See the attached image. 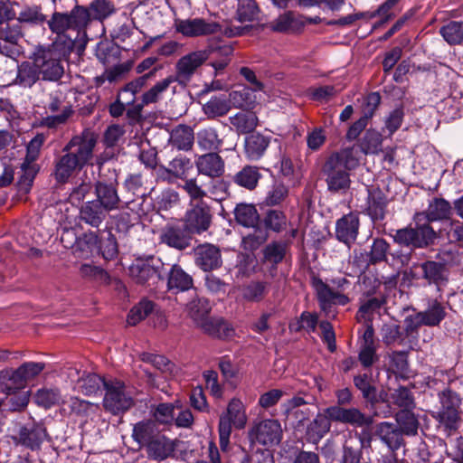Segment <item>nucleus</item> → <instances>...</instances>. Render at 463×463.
<instances>
[{
    "label": "nucleus",
    "mask_w": 463,
    "mask_h": 463,
    "mask_svg": "<svg viewBox=\"0 0 463 463\" xmlns=\"http://www.w3.org/2000/svg\"><path fill=\"white\" fill-rule=\"evenodd\" d=\"M99 135L90 128H84L73 136L61 149V155L55 158L52 175L58 184H66L88 165H93L94 150Z\"/></svg>",
    "instance_id": "1"
},
{
    "label": "nucleus",
    "mask_w": 463,
    "mask_h": 463,
    "mask_svg": "<svg viewBox=\"0 0 463 463\" xmlns=\"http://www.w3.org/2000/svg\"><path fill=\"white\" fill-rule=\"evenodd\" d=\"M452 204L444 198L434 197L425 211L416 212L412 215V223L402 227L399 235L402 241L416 243L421 247H433L439 239V232L431 223L450 218Z\"/></svg>",
    "instance_id": "2"
},
{
    "label": "nucleus",
    "mask_w": 463,
    "mask_h": 463,
    "mask_svg": "<svg viewBox=\"0 0 463 463\" xmlns=\"http://www.w3.org/2000/svg\"><path fill=\"white\" fill-rule=\"evenodd\" d=\"M66 15L70 14L57 10L52 12L48 20V29L55 38L51 43L42 44L62 61H68L74 51L79 54L83 52L89 41L87 31L76 27L71 21L66 22Z\"/></svg>",
    "instance_id": "3"
},
{
    "label": "nucleus",
    "mask_w": 463,
    "mask_h": 463,
    "mask_svg": "<svg viewBox=\"0 0 463 463\" xmlns=\"http://www.w3.org/2000/svg\"><path fill=\"white\" fill-rule=\"evenodd\" d=\"M359 164L354 156L353 147H345L332 153L322 165L327 190L331 193L345 194L351 185L350 171Z\"/></svg>",
    "instance_id": "4"
},
{
    "label": "nucleus",
    "mask_w": 463,
    "mask_h": 463,
    "mask_svg": "<svg viewBox=\"0 0 463 463\" xmlns=\"http://www.w3.org/2000/svg\"><path fill=\"white\" fill-rule=\"evenodd\" d=\"M336 403L325 409L333 422H338L354 428L370 427L373 418L365 414L357 407H346L354 402V394L345 387L335 391Z\"/></svg>",
    "instance_id": "5"
},
{
    "label": "nucleus",
    "mask_w": 463,
    "mask_h": 463,
    "mask_svg": "<svg viewBox=\"0 0 463 463\" xmlns=\"http://www.w3.org/2000/svg\"><path fill=\"white\" fill-rule=\"evenodd\" d=\"M440 408L431 413V417L438 422L446 437L455 434L461 422L460 405L461 398L458 393L450 388H445L438 392Z\"/></svg>",
    "instance_id": "6"
},
{
    "label": "nucleus",
    "mask_w": 463,
    "mask_h": 463,
    "mask_svg": "<svg viewBox=\"0 0 463 463\" xmlns=\"http://www.w3.org/2000/svg\"><path fill=\"white\" fill-rule=\"evenodd\" d=\"M75 3L71 11H66L70 15L64 16V19L86 31L92 21L102 23L117 12L113 0H91L88 5H79L77 0Z\"/></svg>",
    "instance_id": "7"
},
{
    "label": "nucleus",
    "mask_w": 463,
    "mask_h": 463,
    "mask_svg": "<svg viewBox=\"0 0 463 463\" xmlns=\"http://www.w3.org/2000/svg\"><path fill=\"white\" fill-rule=\"evenodd\" d=\"M457 254L452 250H439L435 260H428L418 264L421 270L419 279H423L427 285L435 286L439 290L449 281V266L455 261Z\"/></svg>",
    "instance_id": "8"
},
{
    "label": "nucleus",
    "mask_w": 463,
    "mask_h": 463,
    "mask_svg": "<svg viewBox=\"0 0 463 463\" xmlns=\"http://www.w3.org/2000/svg\"><path fill=\"white\" fill-rule=\"evenodd\" d=\"M131 279L140 285H155L165 280V264L154 255L137 257L128 267Z\"/></svg>",
    "instance_id": "9"
},
{
    "label": "nucleus",
    "mask_w": 463,
    "mask_h": 463,
    "mask_svg": "<svg viewBox=\"0 0 463 463\" xmlns=\"http://www.w3.org/2000/svg\"><path fill=\"white\" fill-rule=\"evenodd\" d=\"M35 65L42 81L59 82L62 79L65 69L61 60L50 52L42 44L36 45L32 52Z\"/></svg>",
    "instance_id": "10"
},
{
    "label": "nucleus",
    "mask_w": 463,
    "mask_h": 463,
    "mask_svg": "<svg viewBox=\"0 0 463 463\" xmlns=\"http://www.w3.org/2000/svg\"><path fill=\"white\" fill-rule=\"evenodd\" d=\"M125 389L124 382L115 378L108 380V383H105V395L102 402L105 411L113 415H119L134 405L133 398L126 393Z\"/></svg>",
    "instance_id": "11"
},
{
    "label": "nucleus",
    "mask_w": 463,
    "mask_h": 463,
    "mask_svg": "<svg viewBox=\"0 0 463 463\" xmlns=\"http://www.w3.org/2000/svg\"><path fill=\"white\" fill-rule=\"evenodd\" d=\"M213 219V207L206 201L188 204L181 222L194 235H201L212 226Z\"/></svg>",
    "instance_id": "12"
},
{
    "label": "nucleus",
    "mask_w": 463,
    "mask_h": 463,
    "mask_svg": "<svg viewBox=\"0 0 463 463\" xmlns=\"http://www.w3.org/2000/svg\"><path fill=\"white\" fill-rule=\"evenodd\" d=\"M311 285L316 291L320 310L328 317H335V316L334 306H345L351 301L347 295L333 290L328 284L317 276L311 278Z\"/></svg>",
    "instance_id": "13"
},
{
    "label": "nucleus",
    "mask_w": 463,
    "mask_h": 463,
    "mask_svg": "<svg viewBox=\"0 0 463 463\" xmlns=\"http://www.w3.org/2000/svg\"><path fill=\"white\" fill-rule=\"evenodd\" d=\"M65 248H71L79 258H89L98 247L99 240L96 232H87L77 236L73 230L65 231L61 237Z\"/></svg>",
    "instance_id": "14"
},
{
    "label": "nucleus",
    "mask_w": 463,
    "mask_h": 463,
    "mask_svg": "<svg viewBox=\"0 0 463 463\" xmlns=\"http://www.w3.org/2000/svg\"><path fill=\"white\" fill-rule=\"evenodd\" d=\"M193 235L180 220L176 222L166 223L160 232L159 241L169 248L184 250L191 245Z\"/></svg>",
    "instance_id": "15"
},
{
    "label": "nucleus",
    "mask_w": 463,
    "mask_h": 463,
    "mask_svg": "<svg viewBox=\"0 0 463 463\" xmlns=\"http://www.w3.org/2000/svg\"><path fill=\"white\" fill-rule=\"evenodd\" d=\"M360 225V214L358 212L352 211L344 214L335 222V239L350 249L357 241Z\"/></svg>",
    "instance_id": "16"
},
{
    "label": "nucleus",
    "mask_w": 463,
    "mask_h": 463,
    "mask_svg": "<svg viewBox=\"0 0 463 463\" xmlns=\"http://www.w3.org/2000/svg\"><path fill=\"white\" fill-rule=\"evenodd\" d=\"M193 256L195 266L204 272H212L222 266V252L217 245L198 244L193 249Z\"/></svg>",
    "instance_id": "17"
},
{
    "label": "nucleus",
    "mask_w": 463,
    "mask_h": 463,
    "mask_svg": "<svg viewBox=\"0 0 463 463\" xmlns=\"http://www.w3.org/2000/svg\"><path fill=\"white\" fill-rule=\"evenodd\" d=\"M367 197L363 212L373 223L383 222L386 218L388 198L379 186H367Z\"/></svg>",
    "instance_id": "18"
},
{
    "label": "nucleus",
    "mask_w": 463,
    "mask_h": 463,
    "mask_svg": "<svg viewBox=\"0 0 463 463\" xmlns=\"http://www.w3.org/2000/svg\"><path fill=\"white\" fill-rule=\"evenodd\" d=\"M402 228L394 231V233L391 235L392 241L399 247L397 249L390 250L388 265L392 268L402 269L409 266L411 263L414 251L416 250H425L429 247H421L416 243H407L402 241L399 233L402 232Z\"/></svg>",
    "instance_id": "19"
},
{
    "label": "nucleus",
    "mask_w": 463,
    "mask_h": 463,
    "mask_svg": "<svg viewBox=\"0 0 463 463\" xmlns=\"http://www.w3.org/2000/svg\"><path fill=\"white\" fill-rule=\"evenodd\" d=\"M176 31L186 37L208 36L222 32V25L203 18L185 19L176 24Z\"/></svg>",
    "instance_id": "20"
},
{
    "label": "nucleus",
    "mask_w": 463,
    "mask_h": 463,
    "mask_svg": "<svg viewBox=\"0 0 463 463\" xmlns=\"http://www.w3.org/2000/svg\"><path fill=\"white\" fill-rule=\"evenodd\" d=\"M208 59L207 51H196L190 52L178 60L175 64V81L179 83H185L190 80L191 77Z\"/></svg>",
    "instance_id": "21"
},
{
    "label": "nucleus",
    "mask_w": 463,
    "mask_h": 463,
    "mask_svg": "<svg viewBox=\"0 0 463 463\" xmlns=\"http://www.w3.org/2000/svg\"><path fill=\"white\" fill-rule=\"evenodd\" d=\"M378 344L375 341V332L373 325H367L359 344L357 359L364 369L371 368L379 362L377 354Z\"/></svg>",
    "instance_id": "22"
},
{
    "label": "nucleus",
    "mask_w": 463,
    "mask_h": 463,
    "mask_svg": "<svg viewBox=\"0 0 463 463\" xmlns=\"http://www.w3.org/2000/svg\"><path fill=\"white\" fill-rule=\"evenodd\" d=\"M251 436L260 444L264 446H273L280 442L282 438V430L279 420H264L256 424Z\"/></svg>",
    "instance_id": "23"
},
{
    "label": "nucleus",
    "mask_w": 463,
    "mask_h": 463,
    "mask_svg": "<svg viewBox=\"0 0 463 463\" xmlns=\"http://www.w3.org/2000/svg\"><path fill=\"white\" fill-rule=\"evenodd\" d=\"M197 326L207 335L220 340L232 339L235 335L232 325L222 317L201 318Z\"/></svg>",
    "instance_id": "24"
},
{
    "label": "nucleus",
    "mask_w": 463,
    "mask_h": 463,
    "mask_svg": "<svg viewBox=\"0 0 463 463\" xmlns=\"http://www.w3.org/2000/svg\"><path fill=\"white\" fill-rule=\"evenodd\" d=\"M47 430L43 424L33 422L20 428L18 436L14 437L16 444H20L31 450H37L47 437Z\"/></svg>",
    "instance_id": "25"
},
{
    "label": "nucleus",
    "mask_w": 463,
    "mask_h": 463,
    "mask_svg": "<svg viewBox=\"0 0 463 463\" xmlns=\"http://www.w3.org/2000/svg\"><path fill=\"white\" fill-rule=\"evenodd\" d=\"M198 174L211 178L221 177L225 171V163L217 152L199 156L195 160Z\"/></svg>",
    "instance_id": "26"
},
{
    "label": "nucleus",
    "mask_w": 463,
    "mask_h": 463,
    "mask_svg": "<svg viewBox=\"0 0 463 463\" xmlns=\"http://www.w3.org/2000/svg\"><path fill=\"white\" fill-rule=\"evenodd\" d=\"M292 241L288 240L271 241L262 250V261L277 269L289 252Z\"/></svg>",
    "instance_id": "27"
},
{
    "label": "nucleus",
    "mask_w": 463,
    "mask_h": 463,
    "mask_svg": "<svg viewBox=\"0 0 463 463\" xmlns=\"http://www.w3.org/2000/svg\"><path fill=\"white\" fill-rule=\"evenodd\" d=\"M166 288L168 291L178 293L191 289L194 286V279L191 275L185 272L181 266L174 264L168 271L165 270Z\"/></svg>",
    "instance_id": "28"
},
{
    "label": "nucleus",
    "mask_w": 463,
    "mask_h": 463,
    "mask_svg": "<svg viewBox=\"0 0 463 463\" xmlns=\"http://www.w3.org/2000/svg\"><path fill=\"white\" fill-rule=\"evenodd\" d=\"M31 54L28 61H24L17 65L16 76L14 84L24 88L31 89L36 82L42 81L40 73H38L37 66Z\"/></svg>",
    "instance_id": "29"
},
{
    "label": "nucleus",
    "mask_w": 463,
    "mask_h": 463,
    "mask_svg": "<svg viewBox=\"0 0 463 463\" xmlns=\"http://www.w3.org/2000/svg\"><path fill=\"white\" fill-rule=\"evenodd\" d=\"M271 137L253 132L245 137L244 154L251 161L260 160L270 144Z\"/></svg>",
    "instance_id": "30"
},
{
    "label": "nucleus",
    "mask_w": 463,
    "mask_h": 463,
    "mask_svg": "<svg viewBox=\"0 0 463 463\" xmlns=\"http://www.w3.org/2000/svg\"><path fill=\"white\" fill-rule=\"evenodd\" d=\"M376 433L381 441L389 448L392 453H395L405 444L403 434L392 422L383 421L379 423Z\"/></svg>",
    "instance_id": "31"
},
{
    "label": "nucleus",
    "mask_w": 463,
    "mask_h": 463,
    "mask_svg": "<svg viewBox=\"0 0 463 463\" xmlns=\"http://www.w3.org/2000/svg\"><path fill=\"white\" fill-rule=\"evenodd\" d=\"M109 213V211L107 208L98 202L91 200L81 205L79 217L80 222L93 228H99L107 218Z\"/></svg>",
    "instance_id": "32"
},
{
    "label": "nucleus",
    "mask_w": 463,
    "mask_h": 463,
    "mask_svg": "<svg viewBox=\"0 0 463 463\" xmlns=\"http://www.w3.org/2000/svg\"><path fill=\"white\" fill-rule=\"evenodd\" d=\"M360 306L356 313L357 319H364L367 325H373L375 314H380L381 309L387 303V295L378 297L360 298Z\"/></svg>",
    "instance_id": "33"
},
{
    "label": "nucleus",
    "mask_w": 463,
    "mask_h": 463,
    "mask_svg": "<svg viewBox=\"0 0 463 463\" xmlns=\"http://www.w3.org/2000/svg\"><path fill=\"white\" fill-rule=\"evenodd\" d=\"M233 215L236 223L244 228H256L261 225L260 214L253 203H237L233 210Z\"/></svg>",
    "instance_id": "34"
},
{
    "label": "nucleus",
    "mask_w": 463,
    "mask_h": 463,
    "mask_svg": "<svg viewBox=\"0 0 463 463\" xmlns=\"http://www.w3.org/2000/svg\"><path fill=\"white\" fill-rule=\"evenodd\" d=\"M332 421L333 420L330 419L326 412H318L307 426V440L313 444H317L330 431Z\"/></svg>",
    "instance_id": "35"
},
{
    "label": "nucleus",
    "mask_w": 463,
    "mask_h": 463,
    "mask_svg": "<svg viewBox=\"0 0 463 463\" xmlns=\"http://www.w3.org/2000/svg\"><path fill=\"white\" fill-rule=\"evenodd\" d=\"M304 27L303 15L299 14L296 17L293 11H286L279 14L269 25L271 31L282 33H300Z\"/></svg>",
    "instance_id": "36"
},
{
    "label": "nucleus",
    "mask_w": 463,
    "mask_h": 463,
    "mask_svg": "<svg viewBox=\"0 0 463 463\" xmlns=\"http://www.w3.org/2000/svg\"><path fill=\"white\" fill-rule=\"evenodd\" d=\"M94 186L97 197L94 201L100 203L109 212L119 208L121 200L118 194V185L95 182Z\"/></svg>",
    "instance_id": "37"
},
{
    "label": "nucleus",
    "mask_w": 463,
    "mask_h": 463,
    "mask_svg": "<svg viewBox=\"0 0 463 463\" xmlns=\"http://www.w3.org/2000/svg\"><path fill=\"white\" fill-rule=\"evenodd\" d=\"M261 177L260 167L246 165L232 176V181L239 187L252 191L258 186Z\"/></svg>",
    "instance_id": "38"
},
{
    "label": "nucleus",
    "mask_w": 463,
    "mask_h": 463,
    "mask_svg": "<svg viewBox=\"0 0 463 463\" xmlns=\"http://www.w3.org/2000/svg\"><path fill=\"white\" fill-rule=\"evenodd\" d=\"M353 382L367 403L374 406L381 401L377 387L373 384L371 375L366 373H359L354 376Z\"/></svg>",
    "instance_id": "39"
},
{
    "label": "nucleus",
    "mask_w": 463,
    "mask_h": 463,
    "mask_svg": "<svg viewBox=\"0 0 463 463\" xmlns=\"http://www.w3.org/2000/svg\"><path fill=\"white\" fill-rule=\"evenodd\" d=\"M394 418L397 428L401 430L403 435L408 437L418 435L420 424L419 415L414 412V410H399Z\"/></svg>",
    "instance_id": "40"
},
{
    "label": "nucleus",
    "mask_w": 463,
    "mask_h": 463,
    "mask_svg": "<svg viewBox=\"0 0 463 463\" xmlns=\"http://www.w3.org/2000/svg\"><path fill=\"white\" fill-rule=\"evenodd\" d=\"M255 88L242 87L230 92V103L236 109L242 110H252L257 105Z\"/></svg>",
    "instance_id": "41"
},
{
    "label": "nucleus",
    "mask_w": 463,
    "mask_h": 463,
    "mask_svg": "<svg viewBox=\"0 0 463 463\" xmlns=\"http://www.w3.org/2000/svg\"><path fill=\"white\" fill-rule=\"evenodd\" d=\"M39 170L40 166L38 164L23 161L16 181V187L19 193L24 194L30 193Z\"/></svg>",
    "instance_id": "42"
},
{
    "label": "nucleus",
    "mask_w": 463,
    "mask_h": 463,
    "mask_svg": "<svg viewBox=\"0 0 463 463\" xmlns=\"http://www.w3.org/2000/svg\"><path fill=\"white\" fill-rule=\"evenodd\" d=\"M48 16L43 13L40 5H26L19 12L16 24H20L22 26L24 24L42 26L45 24L48 26Z\"/></svg>",
    "instance_id": "43"
},
{
    "label": "nucleus",
    "mask_w": 463,
    "mask_h": 463,
    "mask_svg": "<svg viewBox=\"0 0 463 463\" xmlns=\"http://www.w3.org/2000/svg\"><path fill=\"white\" fill-rule=\"evenodd\" d=\"M26 385L18 369L0 372V390L5 394L11 395L18 391H24Z\"/></svg>",
    "instance_id": "44"
},
{
    "label": "nucleus",
    "mask_w": 463,
    "mask_h": 463,
    "mask_svg": "<svg viewBox=\"0 0 463 463\" xmlns=\"http://www.w3.org/2000/svg\"><path fill=\"white\" fill-rule=\"evenodd\" d=\"M159 432L160 430L155 420H143L133 426L131 436L139 447H144Z\"/></svg>",
    "instance_id": "45"
},
{
    "label": "nucleus",
    "mask_w": 463,
    "mask_h": 463,
    "mask_svg": "<svg viewBox=\"0 0 463 463\" xmlns=\"http://www.w3.org/2000/svg\"><path fill=\"white\" fill-rule=\"evenodd\" d=\"M194 141V130L191 127L180 124L170 132V144L178 150L188 151Z\"/></svg>",
    "instance_id": "46"
},
{
    "label": "nucleus",
    "mask_w": 463,
    "mask_h": 463,
    "mask_svg": "<svg viewBox=\"0 0 463 463\" xmlns=\"http://www.w3.org/2000/svg\"><path fill=\"white\" fill-rule=\"evenodd\" d=\"M238 112L229 118L230 123L234 127L238 134H251L259 124V118L255 112L245 110Z\"/></svg>",
    "instance_id": "47"
},
{
    "label": "nucleus",
    "mask_w": 463,
    "mask_h": 463,
    "mask_svg": "<svg viewBox=\"0 0 463 463\" xmlns=\"http://www.w3.org/2000/svg\"><path fill=\"white\" fill-rule=\"evenodd\" d=\"M288 218L284 212L277 209H269L261 218V228L267 230V232H272L281 233L286 230Z\"/></svg>",
    "instance_id": "48"
},
{
    "label": "nucleus",
    "mask_w": 463,
    "mask_h": 463,
    "mask_svg": "<svg viewBox=\"0 0 463 463\" xmlns=\"http://www.w3.org/2000/svg\"><path fill=\"white\" fill-rule=\"evenodd\" d=\"M231 108L230 100L224 95H219L211 97L202 110L208 119H215L227 115Z\"/></svg>",
    "instance_id": "49"
},
{
    "label": "nucleus",
    "mask_w": 463,
    "mask_h": 463,
    "mask_svg": "<svg viewBox=\"0 0 463 463\" xmlns=\"http://www.w3.org/2000/svg\"><path fill=\"white\" fill-rule=\"evenodd\" d=\"M426 326L434 327L445 319L447 312L445 307L438 299H429L425 310L419 311Z\"/></svg>",
    "instance_id": "50"
},
{
    "label": "nucleus",
    "mask_w": 463,
    "mask_h": 463,
    "mask_svg": "<svg viewBox=\"0 0 463 463\" xmlns=\"http://www.w3.org/2000/svg\"><path fill=\"white\" fill-rule=\"evenodd\" d=\"M108 380L97 373H90L78 380V388L84 395H95L101 392V388L105 389V383H108Z\"/></svg>",
    "instance_id": "51"
},
{
    "label": "nucleus",
    "mask_w": 463,
    "mask_h": 463,
    "mask_svg": "<svg viewBox=\"0 0 463 463\" xmlns=\"http://www.w3.org/2000/svg\"><path fill=\"white\" fill-rule=\"evenodd\" d=\"M358 437L361 447L354 448L347 444H344L339 463H359V460L363 459V448L366 443L369 444L371 442V437L370 433L364 430L361 431V433L358 434Z\"/></svg>",
    "instance_id": "52"
},
{
    "label": "nucleus",
    "mask_w": 463,
    "mask_h": 463,
    "mask_svg": "<svg viewBox=\"0 0 463 463\" xmlns=\"http://www.w3.org/2000/svg\"><path fill=\"white\" fill-rule=\"evenodd\" d=\"M144 448L149 457L155 459H165L170 453V440L161 431L156 435Z\"/></svg>",
    "instance_id": "53"
},
{
    "label": "nucleus",
    "mask_w": 463,
    "mask_h": 463,
    "mask_svg": "<svg viewBox=\"0 0 463 463\" xmlns=\"http://www.w3.org/2000/svg\"><path fill=\"white\" fill-rule=\"evenodd\" d=\"M199 146L209 152H218L222 146V139L219 137L218 131L213 128H207L197 133Z\"/></svg>",
    "instance_id": "54"
},
{
    "label": "nucleus",
    "mask_w": 463,
    "mask_h": 463,
    "mask_svg": "<svg viewBox=\"0 0 463 463\" xmlns=\"http://www.w3.org/2000/svg\"><path fill=\"white\" fill-rule=\"evenodd\" d=\"M390 247V243L384 238H373L369 250V263L372 265L383 262L388 264Z\"/></svg>",
    "instance_id": "55"
},
{
    "label": "nucleus",
    "mask_w": 463,
    "mask_h": 463,
    "mask_svg": "<svg viewBox=\"0 0 463 463\" xmlns=\"http://www.w3.org/2000/svg\"><path fill=\"white\" fill-rule=\"evenodd\" d=\"M120 53V47L113 42L101 41L97 44L96 56L104 65L117 61Z\"/></svg>",
    "instance_id": "56"
},
{
    "label": "nucleus",
    "mask_w": 463,
    "mask_h": 463,
    "mask_svg": "<svg viewBox=\"0 0 463 463\" xmlns=\"http://www.w3.org/2000/svg\"><path fill=\"white\" fill-rule=\"evenodd\" d=\"M260 9L255 0H237L236 20L241 24L258 19Z\"/></svg>",
    "instance_id": "57"
},
{
    "label": "nucleus",
    "mask_w": 463,
    "mask_h": 463,
    "mask_svg": "<svg viewBox=\"0 0 463 463\" xmlns=\"http://www.w3.org/2000/svg\"><path fill=\"white\" fill-rule=\"evenodd\" d=\"M222 414L233 421V426L236 429L241 430L245 427L247 416L245 407L240 399L232 398L228 403L226 411Z\"/></svg>",
    "instance_id": "58"
},
{
    "label": "nucleus",
    "mask_w": 463,
    "mask_h": 463,
    "mask_svg": "<svg viewBox=\"0 0 463 463\" xmlns=\"http://www.w3.org/2000/svg\"><path fill=\"white\" fill-rule=\"evenodd\" d=\"M269 292V283L266 281H250L241 288L242 298L248 302H260Z\"/></svg>",
    "instance_id": "59"
},
{
    "label": "nucleus",
    "mask_w": 463,
    "mask_h": 463,
    "mask_svg": "<svg viewBox=\"0 0 463 463\" xmlns=\"http://www.w3.org/2000/svg\"><path fill=\"white\" fill-rule=\"evenodd\" d=\"M390 366L394 374L402 379L410 377V366L407 351H393L389 355Z\"/></svg>",
    "instance_id": "60"
},
{
    "label": "nucleus",
    "mask_w": 463,
    "mask_h": 463,
    "mask_svg": "<svg viewBox=\"0 0 463 463\" xmlns=\"http://www.w3.org/2000/svg\"><path fill=\"white\" fill-rule=\"evenodd\" d=\"M439 33L449 45L463 43V21H449L440 27Z\"/></svg>",
    "instance_id": "61"
},
{
    "label": "nucleus",
    "mask_w": 463,
    "mask_h": 463,
    "mask_svg": "<svg viewBox=\"0 0 463 463\" xmlns=\"http://www.w3.org/2000/svg\"><path fill=\"white\" fill-rule=\"evenodd\" d=\"M382 134L373 128H369L360 141V148L365 155L378 154L382 150Z\"/></svg>",
    "instance_id": "62"
},
{
    "label": "nucleus",
    "mask_w": 463,
    "mask_h": 463,
    "mask_svg": "<svg viewBox=\"0 0 463 463\" xmlns=\"http://www.w3.org/2000/svg\"><path fill=\"white\" fill-rule=\"evenodd\" d=\"M173 82H175L174 76H168L157 81L152 88L142 94L141 99L143 100V104L149 105L158 102L162 99L163 93L168 90L170 84Z\"/></svg>",
    "instance_id": "63"
},
{
    "label": "nucleus",
    "mask_w": 463,
    "mask_h": 463,
    "mask_svg": "<svg viewBox=\"0 0 463 463\" xmlns=\"http://www.w3.org/2000/svg\"><path fill=\"white\" fill-rule=\"evenodd\" d=\"M252 229L253 232L244 236L241 241L243 249L250 252L257 250L269 239L267 230H263L261 225Z\"/></svg>",
    "instance_id": "64"
}]
</instances>
